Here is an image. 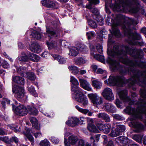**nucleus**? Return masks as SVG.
Masks as SVG:
<instances>
[{
	"label": "nucleus",
	"instance_id": "49",
	"mask_svg": "<svg viewBox=\"0 0 146 146\" xmlns=\"http://www.w3.org/2000/svg\"><path fill=\"white\" fill-rule=\"evenodd\" d=\"M1 141L7 143L9 142V139L8 137L6 136H1Z\"/></svg>",
	"mask_w": 146,
	"mask_h": 146
},
{
	"label": "nucleus",
	"instance_id": "43",
	"mask_svg": "<svg viewBox=\"0 0 146 146\" xmlns=\"http://www.w3.org/2000/svg\"><path fill=\"white\" fill-rule=\"evenodd\" d=\"M112 116L114 119L118 120H122L124 119L123 117L119 114H113Z\"/></svg>",
	"mask_w": 146,
	"mask_h": 146
},
{
	"label": "nucleus",
	"instance_id": "24",
	"mask_svg": "<svg viewBox=\"0 0 146 146\" xmlns=\"http://www.w3.org/2000/svg\"><path fill=\"white\" fill-rule=\"evenodd\" d=\"M69 54L73 56H76L78 54L79 50L78 48L75 47H72L70 49Z\"/></svg>",
	"mask_w": 146,
	"mask_h": 146
},
{
	"label": "nucleus",
	"instance_id": "31",
	"mask_svg": "<svg viewBox=\"0 0 146 146\" xmlns=\"http://www.w3.org/2000/svg\"><path fill=\"white\" fill-rule=\"evenodd\" d=\"M46 43L49 49H51L53 48H54L56 47L57 45L56 42L54 41H52L51 42L47 41Z\"/></svg>",
	"mask_w": 146,
	"mask_h": 146
},
{
	"label": "nucleus",
	"instance_id": "63",
	"mask_svg": "<svg viewBox=\"0 0 146 146\" xmlns=\"http://www.w3.org/2000/svg\"><path fill=\"white\" fill-rule=\"evenodd\" d=\"M141 32L142 33L146 34V27H143L141 29Z\"/></svg>",
	"mask_w": 146,
	"mask_h": 146
},
{
	"label": "nucleus",
	"instance_id": "11",
	"mask_svg": "<svg viewBox=\"0 0 146 146\" xmlns=\"http://www.w3.org/2000/svg\"><path fill=\"white\" fill-rule=\"evenodd\" d=\"M104 109L106 111H110L111 113H114L116 111L115 107L111 104L109 103H105L103 107Z\"/></svg>",
	"mask_w": 146,
	"mask_h": 146
},
{
	"label": "nucleus",
	"instance_id": "27",
	"mask_svg": "<svg viewBox=\"0 0 146 146\" xmlns=\"http://www.w3.org/2000/svg\"><path fill=\"white\" fill-rule=\"evenodd\" d=\"M78 139L76 136L72 135L70 136L68 139L69 143L72 145L75 144Z\"/></svg>",
	"mask_w": 146,
	"mask_h": 146
},
{
	"label": "nucleus",
	"instance_id": "52",
	"mask_svg": "<svg viewBox=\"0 0 146 146\" xmlns=\"http://www.w3.org/2000/svg\"><path fill=\"white\" fill-rule=\"evenodd\" d=\"M96 125L99 129L101 131H102L104 127V125H103L102 123H97Z\"/></svg>",
	"mask_w": 146,
	"mask_h": 146
},
{
	"label": "nucleus",
	"instance_id": "21",
	"mask_svg": "<svg viewBox=\"0 0 146 146\" xmlns=\"http://www.w3.org/2000/svg\"><path fill=\"white\" fill-rule=\"evenodd\" d=\"M74 62L77 65H79L85 64L87 60L84 58L78 57L75 58L74 59Z\"/></svg>",
	"mask_w": 146,
	"mask_h": 146
},
{
	"label": "nucleus",
	"instance_id": "29",
	"mask_svg": "<svg viewBox=\"0 0 146 146\" xmlns=\"http://www.w3.org/2000/svg\"><path fill=\"white\" fill-rule=\"evenodd\" d=\"M109 135L112 137H115L121 134L119 133V131H118L116 127H113Z\"/></svg>",
	"mask_w": 146,
	"mask_h": 146
},
{
	"label": "nucleus",
	"instance_id": "42",
	"mask_svg": "<svg viewBox=\"0 0 146 146\" xmlns=\"http://www.w3.org/2000/svg\"><path fill=\"white\" fill-rule=\"evenodd\" d=\"M86 35L88 39H90L92 37H94L95 36V34L93 31H89L87 32Z\"/></svg>",
	"mask_w": 146,
	"mask_h": 146
},
{
	"label": "nucleus",
	"instance_id": "14",
	"mask_svg": "<svg viewBox=\"0 0 146 146\" xmlns=\"http://www.w3.org/2000/svg\"><path fill=\"white\" fill-rule=\"evenodd\" d=\"M79 122L78 119L76 117H73L70 119L66 122V124L72 127L76 126Z\"/></svg>",
	"mask_w": 146,
	"mask_h": 146
},
{
	"label": "nucleus",
	"instance_id": "28",
	"mask_svg": "<svg viewBox=\"0 0 146 146\" xmlns=\"http://www.w3.org/2000/svg\"><path fill=\"white\" fill-rule=\"evenodd\" d=\"M92 86L95 88L100 89L102 86V83L97 79L93 80L92 81Z\"/></svg>",
	"mask_w": 146,
	"mask_h": 146
},
{
	"label": "nucleus",
	"instance_id": "23",
	"mask_svg": "<svg viewBox=\"0 0 146 146\" xmlns=\"http://www.w3.org/2000/svg\"><path fill=\"white\" fill-rule=\"evenodd\" d=\"M70 71L74 75H76L79 73V68L76 66H70L68 67Z\"/></svg>",
	"mask_w": 146,
	"mask_h": 146
},
{
	"label": "nucleus",
	"instance_id": "32",
	"mask_svg": "<svg viewBox=\"0 0 146 146\" xmlns=\"http://www.w3.org/2000/svg\"><path fill=\"white\" fill-rule=\"evenodd\" d=\"M111 128V125L110 124H106L104 125V127L102 131L104 133H108L109 132Z\"/></svg>",
	"mask_w": 146,
	"mask_h": 146
},
{
	"label": "nucleus",
	"instance_id": "17",
	"mask_svg": "<svg viewBox=\"0 0 146 146\" xmlns=\"http://www.w3.org/2000/svg\"><path fill=\"white\" fill-rule=\"evenodd\" d=\"M29 60V58L27 56L25 53L22 52L17 58L16 60L17 62L18 61L20 62H27Z\"/></svg>",
	"mask_w": 146,
	"mask_h": 146
},
{
	"label": "nucleus",
	"instance_id": "7",
	"mask_svg": "<svg viewBox=\"0 0 146 146\" xmlns=\"http://www.w3.org/2000/svg\"><path fill=\"white\" fill-rule=\"evenodd\" d=\"M41 3L43 5L49 8L54 9L58 8V3L54 1L50 0H44L41 1Z\"/></svg>",
	"mask_w": 146,
	"mask_h": 146
},
{
	"label": "nucleus",
	"instance_id": "53",
	"mask_svg": "<svg viewBox=\"0 0 146 146\" xmlns=\"http://www.w3.org/2000/svg\"><path fill=\"white\" fill-rule=\"evenodd\" d=\"M10 141L11 142H13L14 141L15 143H17L18 142L19 140L18 138L15 136L12 137L10 139Z\"/></svg>",
	"mask_w": 146,
	"mask_h": 146
},
{
	"label": "nucleus",
	"instance_id": "18",
	"mask_svg": "<svg viewBox=\"0 0 146 146\" xmlns=\"http://www.w3.org/2000/svg\"><path fill=\"white\" fill-rule=\"evenodd\" d=\"M117 141H119L123 145H126L129 144L130 140L125 136H121L116 138Z\"/></svg>",
	"mask_w": 146,
	"mask_h": 146
},
{
	"label": "nucleus",
	"instance_id": "39",
	"mask_svg": "<svg viewBox=\"0 0 146 146\" xmlns=\"http://www.w3.org/2000/svg\"><path fill=\"white\" fill-rule=\"evenodd\" d=\"M116 128L118 131H119V133L121 135L122 132L124 131L125 129V126L123 125H116Z\"/></svg>",
	"mask_w": 146,
	"mask_h": 146
},
{
	"label": "nucleus",
	"instance_id": "6",
	"mask_svg": "<svg viewBox=\"0 0 146 146\" xmlns=\"http://www.w3.org/2000/svg\"><path fill=\"white\" fill-rule=\"evenodd\" d=\"M102 95L106 100L112 101L114 99V95L111 89L108 88H105L102 93Z\"/></svg>",
	"mask_w": 146,
	"mask_h": 146
},
{
	"label": "nucleus",
	"instance_id": "9",
	"mask_svg": "<svg viewBox=\"0 0 146 146\" xmlns=\"http://www.w3.org/2000/svg\"><path fill=\"white\" fill-rule=\"evenodd\" d=\"M80 86L88 91H92V90L90 84L86 80L81 78H79Z\"/></svg>",
	"mask_w": 146,
	"mask_h": 146
},
{
	"label": "nucleus",
	"instance_id": "57",
	"mask_svg": "<svg viewBox=\"0 0 146 146\" xmlns=\"http://www.w3.org/2000/svg\"><path fill=\"white\" fill-rule=\"evenodd\" d=\"M34 135L36 138H40L42 136V134L40 132L35 133Z\"/></svg>",
	"mask_w": 146,
	"mask_h": 146
},
{
	"label": "nucleus",
	"instance_id": "25",
	"mask_svg": "<svg viewBox=\"0 0 146 146\" xmlns=\"http://www.w3.org/2000/svg\"><path fill=\"white\" fill-rule=\"evenodd\" d=\"M17 72L21 76H24L26 74L27 68L25 67H19L16 68Z\"/></svg>",
	"mask_w": 146,
	"mask_h": 146
},
{
	"label": "nucleus",
	"instance_id": "15",
	"mask_svg": "<svg viewBox=\"0 0 146 146\" xmlns=\"http://www.w3.org/2000/svg\"><path fill=\"white\" fill-rule=\"evenodd\" d=\"M98 118L102 119L105 121L106 122L110 121V119L109 115L105 112L100 113L96 115Z\"/></svg>",
	"mask_w": 146,
	"mask_h": 146
},
{
	"label": "nucleus",
	"instance_id": "10",
	"mask_svg": "<svg viewBox=\"0 0 146 146\" xmlns=\"http://www.w3.org/2000/svg\"><path fill=\"white\" fill-rule=\"evenodd\" d=\"M90 48L91 50V55L94 56V58L102 62L104 61V57L103 56L97 54H94V52L95 49L93 45H90Z\"/></svg>",
	"mask_w": 146,
	"mask_h": 146
},
{
	"label": "nucleus",
	"instance_id": "13",
	"mask_svg": "<svg viewBox=\"0 0 146 146\" xmlns=\"http://www.w3.org/2000/svg\"><path fill=\"white\" fill-rule=\"evenodd\" d=\"M46 32L50 39L55 38L60 36V33L59 32L57 31L55 32L50 28L46 29Z\"/></svg>",
	"mask_w": 146,
	"mask_h": 146
},
{
	"label": "nucleus",
	"instance_id": "36",
	"mask_svg": "<svg viewBox=\"0 0 146 146\" xmlns=\"http://www.w3.org/2000/svg\"><path fill=\"white\" fill-rule=\"evenodd\" d=\"M143 136L141 135H135L133 137V139L137 142L141 143Z\"/></svg>",
	"mask_w": 146,
	"mask_h": 146
},
{
	"label": "nucleus",
	"instance_id": "44",
	"mask_svg": "<svg viewBox=\"0 0 146 146\" xmlns=\"http://www.w3.org/2000/svg\"><path fill=\"white\" fill-rule=\"evenodd\" d=\"M140 96L143 98H146V90L145 89H141L140 91Z\"/></svg>",
	"mask_w": 146,
	"mask_h": 146
},
{
	"label": "nucleus",
	"instance_id": "3",
	"mask_svg": "<svg viewBox=\"0 0 146 146\" xmlns=\"http://www.w3.org/2000/svg\"><path fill=\"white\" fill-rule=\"evenodd\" d=\"M133 27H122L125 36L128 38L127 41L128 43L132 45H138L140 44L139 42L137 40H139L141 38L140 35L135 33L131 32V29Z\"/></svg>",
	"mask_w": 146,
	"mask_h": 146
},
{
	"label": "nucleus",
	"instance_id": "50",
	"mask_svg": "<svg viewBox=\"0 0 146 146\" xmlns=\"http://www.w3.org/2000/svg\"><path fill=\"white\" fill-rule=\"evenodd\" d=\"M51 140L53 143L58 144L59 142V140L56 138L52 137L51 138Z\"/></svg>",
	"mask_w": 146,
	"mask_h": 146
},
{
	"label": "nucleus",
	"instance_id": "64",
	"mask_svg": "<svg viewBox=\"0 0 146 146\" xmlns=\"http://www.w3.org/2000/svg\"><path fill=\"white\" fill-rule=\"evenodd\" d=\"M107 146H114L113 141H109Z\"/></svg>",
	"mask_w": 146,
	"mask_h": 146
},
{
	"label": "nucleus",
	"instance_id": "55",
	"mask_svg": "<svg viewBox=\"0 0 146 146\" xmlns=\"http://www.w3.org/2000/svg\"><path fill=\"white\" fill-rule=\"evenodd\" d=\"M7 132L4 130L0 128V135H7Z\"/></svg>",
	"mask_w": 146,
	"mask_h": 146
},
{
	"label": "nucleus",
	"instance_id": "2",
	"mask_svg": "<svg viewBox=\"0 0 146 146\" xmlns=\"http://www.w3.org/2000/svg\"><path fill=\"white\" fill-rule=\"evenodd\" d=\"M70 81L72 82L71 91L73 94V98L78 102L80 103L84 107L88 106V100L83 94L82 90L78 86L79 82L74 77H70Z\"/></svg>",
	"mask_w": 146,
	"mask_h": 146
},
{
	"label": "nucleus",
	"instance_id": "8",
	"mask_svg": "<svg viewBox=\"0 0 146 146\" xmlns=\"http://www.w3.org/2000/svg\"><path fill=\"white\" fill-rule=\"evenodd\" d=\"M15 113L19 115H25L27 113V108L22 105H20L16 108Z\"/></svg>",
	"mask_w": 146,
	"mask_h": 146
},
{
	"label": "nucleus",
	"instance_id": "12",
	"mask_svg": "<svg viewBox=\"0 0 146 146\" xmlns=\"http://www.w3.org/2000/svg\"><path fill=\"white\" fill-rule=\"evenodd\" d=\"M29 48L32 52L36 53H39L41 51L40 46L35 42L32 43L30 46Z\"/></svg>",
	"mask_w": 146,
	"mask_h": 146
},
{
	"label": "nucleus",
	"instance_id": "56",
	"mask_svg": "<svg viewBox=\"0 0 146 146\" xmlns=\"http://www.w3.org/2000/svg\"><path fill=\"white\" fill-rule=\"evenodd\" d=\"M60 44L62 46H65L67 45V42L66 40H60Z\"/></svg>",
	"mask_w": 146,
	"mask_h": 146
},
{
	"label": "nucleus",
	"instance_id": "30",
	"mask_svg": "<svg viewBox=\"0 0 146 146\" xmlns=\"http://www.w3.org/2000/svg\"><path fill=\"white\" fill-rule=\"evenodd\" d=\"M89 131L95 133H98L99 131L96 127L94 125L91 124L89 125L87 127Z\"/></svg>",
	"mask_w": 146,
	"mask_h": 146
},
{
	"label": "nucleus",
	"instance_id": "5",
	"mask_svg": "<svg viewBox=\"0 0 146 146\" xmlns=\"http://www.w3.org/2000/svg\"><path fill=\"white\" fill-rule=\"evenodd\" d=\"M88 96L93 104V106L97 107L98 105L103 103L102 97L99 96L96 93H91L88 94Z\"/></svg>",
	"mask_w": 146,
	"mask_h": 146
},
{
	"label": "nucleus",
	"instance_id": "41",
	"mask_svg": "<svg viewBox=\"0 0 146 146\" xmlns=\"http://www.w3.org/2000/svg\"><path fill=\"white\" fill-rule=\"evenodd\" d=\"M89 25L93 28H96L97 27V24L95 22L91 19L88 20Z\"/></svg>",
	"mask_w": 146,
	"mask_h": 146
},
{
	"label": "nucleus",
	"instance_id": "60",
	"mask_svg": "<svg viewBox=\"0 0 146 146\" xmlns=\"http://www.w3.org/2000/svg\"><path fill=\"white\" fill-rule=\"evenodd\" d=\"M48 54V53L47 52H44L42 54V57L44 58H46L47 57V55Z\"/></svg>",
	"mask_w": 146,
	"mask_h": 146
},
{
	"label": "nucleus",
	"instance_id": "61",
	"mask_svg": "<svg viewBox=\"0 0 146 146\" xmlns=\"http://www.w3.org/2000/svg\"><path fill=\"white\" fill-rule=\"evenodd\" d=\"M86 70H82L79 71V73L80 74L83 75L86 73Z\"/></svg>",
	"mask_w": 146,
	"mask_h": 146
},
{
	"label": "nucleus",
	"instance_id": "22",
	"mask_svg": "<svg viewBox=\"0 0 146 146\" xmlns=\"http://www.w3.org/2000/svg\"><path fill=\"white\" fill-rule=\"evenodd\" d=\"M27 112L30 114L33 115H36L38 114V111L35 108L30 106H28L27 107Z\"/></svg>",
	"mask_w": 146,
	"mask_h": 146
},
{
	"label": "nucleus",
	"instance_id": "20",
	"mask_svg": "<svg viewBox=\"0 0 146 146\" xmlns=\"http://www.w3.org/2000/svg\"><path fill=\"white\" fill-rule=\"evenodd\" d=\"M52 56L54 59L57 60L60 64H62L66 62V59L63 57L60 56L58 55L55 54H52Z\"/></svg>",
	"mask_w": 146,
	"mask_h": 146
},
{
	"label": "nucleus",
	"instance_id": "45",
	"mask_svg": "<svg viewBox=\"0 0 146 146\" xmlns=\"http://www.w3.org/2000/svg\"><path fill=\"white\" fill-rule=\"evenodd\" d=\"M2 66L5 68H8L10 67V65L6 61L3 60L2 64Z\"/></svg>",
	"mask_w": 146,
	"mask_h": 146
},
{
	"label": "nucleus",
	"instance_id": "35",
	"mask_svg": "<svg viewBox=\"0 0 146 146\" xmlns=\"http://www.w3.org/2000/svg\"><path fill=\"white\" fill-rule=\"evenodd\" d=\"M39 110L42 113H43L46 116L49 117H52L54 116V113L53 112H51V113H50L49 114L48 113H44L43 111V109L44 108V106L42 105H40L39 107Z\"/></svg>",
	"mask_w": 146,
	"mask_h": 146
},
{
	"label": "nucleus",
	"instance_id": "34",
	"mask_svg": "<svg viewBox=\"0 0 146 146\" xmlns=\"http://www.w3.org/2000/svg\"><path fill=\"white\" fill-rule=\"evenodd\" d=\"M25 75L27 78L31 80H35L36 76L35 75L33 72H29L26 73Z\"/></svg>",
	"mask_w": 146,
	"mask_h": 146
},
{
	"label": "nucleus",
	"instance_id": "48",
	"mask_svg": "<svg viewBox=\"0 0 146 146\" xmlns=\"http://www.w3.org/2000/svg\"><path fill=\"white\" fill-rule=\"evenodd\" d=\"M96 47L98 52L100 53H102V47L101 44H97Z\"/></svg>",
	"mask_w": 146,
	"mask_h": 146
},
{
	"label": "nucleus",
	"instance_id": "46",
	"mask_svg": "<svg viewBox=\"0 0 146 146\" xmlns=\"http://www.w3.org/2000/svg\"><path fill=\"white\" fill-rule=\"evenodd\" d=\"M33 36L34 38L37 39H39L41 38V36L40 34L35 31V33L33 35Z\"/></svg>",
	"mask_w": 146,
	"mask_h": 146
},
{
	"label": "nucleus",
	"instance_id": "62",
	"mask_svg": "<svg viewBox=\"0 0 146 146\" xmlns=\"http://www.w3.org/2000/svg\"><path fill=\"white\" fill-rule=\"evenodd\" d=\"M79 49L80 51L82 52L86 50V47L85 46L82 45L79 48Z\"/></svg>",
	"mask_w": 146,
	"mask_h": 146
},
{
	"label": "nucleus",
	"instance_id": "33",
	"mask_svg": "<svg viewBox=\"0 0 146 146\" xmlns=\"http://www.w3.org/2000/svg\"><path fill=\"white\" fill-rule=\"evenodd\" d=\"M39 145L40 146H50V142L46 139L41 141Z\"/></svg>",
	"mask_w": 146,
	"mask_h": 146
},
{
	"label": "nucleus",
	"instance_id": "58",
	"mask_svg": "<svg viewBox=\"0 0 146 146\" xmlns=\"http://www.w3.org/2000/svg\"><path fill=\"white\" fill-rule=\"evenodd\" d=\"M120 100L118 99H116L115 101V103L117 105V107L119 108H120L121 106L120 105Z\"/></svg>",
	"mask_w": 146,
	"mask_h": 146
},
{
	"label": "nucleus",
	"instance_id": "59",
	"mask_svg": "<svg viewBox=\"0 0 146 146\" xmlns=\"http://www.w3.org/2000/svg\"><path fill=\"white\" fill-rule=\"evenodd\" d=\"M91 68L94 71L96 72L98 70L97 69L98 68L97 66L95 65H92L91 66Z\"/></svg>",
	"mask_w": 146,
	"mask_h": 146
},
{
	"label": "nucleus",
	"instance_id": "38",
	"mask_svg": "<svg viewBox=\"0 0 146 146\" xmlns=\"http://www.w3.org/2000/svg\"><path fill=\"white\" fill-rule=\"evenodd\" d=\"M75 108L80 112L85 114H86L89 111L88 110L81 108L77 105L76 106Z\"/></svg>",
	"mask_w": 146,
	"mask_h": 146
},
{
	"label": "nucleus",
	"instance_id": "19",
	"mask_svg": "<svg viewBox=\"0 0 146 146\" xmlns=\"http://www.w3.org/2000/svg\"><path fill=\"white\" fill-rule=\"evenodd\" d=\"M30 121L32 124L33 127L37 130L40 129V125L37 123V120L34 117H31L30 118Z\"/></svg>",
	"mask_w": 146,
	"mask_h": 146
},
{
	"label": "nucleus",
	"instance_id": "4",
	"mask_svg": "<svg viewBox=\"0 0 146 146\" xmlns=\"http://www.w3.org/2000/svg\"><path fill=\"white\" fill-rule=\"evenodd\" d=\"M12 91L15 94L17 99L21 102L23 101V98L25 96V92L23 88L15 85L12 87Z\"/></svg>",
	"mask_w": 146,
	"mask_h": 146
},
{
	"label": "nucleus",
	"instance_id": "26",
	"mask_svg": "<svg viewBox=\"0 0 146 146\" xmlns=\"http://www.w3.org/2000/svg\"><path fill=\"white\" fill-rule=\"evenodd\" d=\"M29 56V59L33 62H38L40 60L39 56L33 53L30 54Z\"/></svg>",
	"mask_w": 146,
	"mask_h": 146
},
{
	"label": "nucleus",
	"instance_id": "1",
	"mask_svg": "<svg viewBox=\"0 0 146 146\" xmlns=\"http://www.w3.org/2000/svg\"><path fill=\"white\" fill-rule=\"evenodd\" d=\"M138 0H115L113 10L115 11H128L131 13H137L139 6Z\"/></svg>",
	"mask_w": 146,
	"mask_h": 146
},
{
	"label": "nucleus",
	"instance_id": "47",
	"mask_svg": "<svg viewBox=\"0 0 146 146\" xmlns=\"http://www.w3.org/2000/svg\"><path fill=\"white\" fill-rule=\"evenodd\" d=\"M9 127L11 129L14 130L16 132H19L21 131L20 128L18 126H16V127H15L9 125Z\"/></svg>",
	"mask_w": 146,
	"mask_h": 146
},
{
	"label": "nucleus",
	"instance_id": "37",
	"mask_svg": "<svg viewBox=\"0 0 146 146\" xmlns=\"http://www.w3.org/2000/svg\"><path fill=\"white\" fill-rule=\"evenodd\" d=\"M28 91L29 92L35 97H37L38 94L36 93L34 88L32 86H31L28 88Z\"/></svg>",
	"mask_w": 146,
	"mask_h": 146
},
{
	"label": "nucleus",
	"instance_id": "16",
	"mask_svg": "<svg viewBox=\"0 0 146 146\" xmlns=\"http://www.w3.org/2000/svg\"><path fill=\"white\" fill-rule=\"evenodd\" d=\"M12 80L15 83L20 85L24 84V79L23 78L18 76H13Z\"/></svg>",
	"mask_w": 146,
	"mask_h": 146
},
{
	"label": "nucleus",
	"instance_id": "40",
	"mask_svg": "<svg viewBox=\"0 0 146 146\" xmlns=\"http://www.w3.org/2000/svg\"><path fill=\"white\" fill-rule=\"evenodd\" d=\"M26 130L27 131V137L28 139L31 141H34V139L33 137L31 135H28L30 131V129L26 128Z\"/></svg>",
	"mask_w": 146,
	"mask_h": 146
},
{
	"label": "nucleus",
	"instance_id": "54",
	"mask_svg": "<svg viewBox=\"0 0 146 146\" xmlns=\"http://www.w3.org/2000/svg\"><path fill=\"white\" fill-rule=\"evenodd\" d=\"M78 146H85L84 142V140L80 139L79 140L78 144Z\"/></svg>",
	"mask_w": 146,
	"mask_h": 146
},
{
	"label": "nucleus",
	"instance_id": "51",
	"mask_svg": "<svg viewBox=\"0 0 146 146\" xmlns=\"http://www.w3.org/2000/svg\"><path fill=\"white\" fill-rule=\"evenodd\" d=\"M96 72L97 74H106V72L105 70H104L101 68H99L97 70Z\"/></svg>",
	"mask_w": 146,
	"mask_h": 146
}]
</instances>
